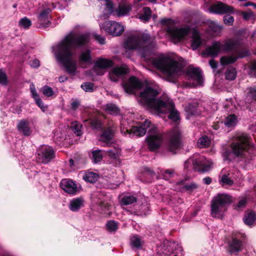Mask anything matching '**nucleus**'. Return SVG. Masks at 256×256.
Returning a JSON list of instances; mask_svg holds the SVG:
<instances>
[{
	"label": "nucleus",
	"instance_id": "f257e3e1",
	"mask_svg": "<svg viewBox=\"0 0 256 256\" xmlns=\"http://www.w3.org/2000/svg\"><path fill=\"white\" fill-rule=\"evenodd\" d=\"M88 40V34L76 35L70 32L60 42L53 47L56 57L63 64L69 74H76V62L72 58L74 50L86 44Z\"/></svg>",
	"mask_w": 256,
	"mask_h": 256
},
{
	"label": "nucleus",
	"instance_id": "f03ea898",
	"mask_svg": "<svg viewBox=\"0 0 256 256\" xmlns=\"http://www.w3.org/2000/svg\"><path fill=\"white\" fill-rule=\"evenodd\" d=\"M158 92L150 86L138 92V102L148 107L154 114H160L170 113L168 118L174 122L180 120L178 111L174 108L172 100L169 98L161 100L156 97Z\"/></svg>",
	"mask_w": 256,
	"mask_h": 256
},
{
	"label": "nucleus",
	"instance_id": "7ed1b4c3",
	"mask_svg": "<svg viewBox=\"0 0 256 256\" xmlns=\"http://www.w3.org/2000/svg\"><path fill=\"white\" fill-rule=\"evenodd\" d=\"M152 64L156 68L160 70L166 80L170 82H175L176 78L183 72L182 64L171 56H163L154 59Z\"/></svg>",
	"mask_w": 256,
	"mask_h": 256
},
{
	"label": "nucleus",
	"instance_id": "20e7f679",
	"mask_svg": "<svg viewBox=\"0 0 256 256\" xmlns=\"http://www.w3.org/2000/svg\"><path fill=\"white\" fill-rule=\"evenodd\" d=\"M155 38L148 34H132L129 36L124 44L126 52L128 50H138L142 57L146 58L155 44Z\"/></svg>",
	"mask_w": 256,
	"mask_h": 256
},
{
	"label": "nucleus",
	"instance_id": "39448f33",
	"mask_svg": "<svg viewBox=\"0 0 256 256\" xmlns=\"http://www.w3.org/2000/svg\"><path fill=\"white\" fill-rule=\"evenodd\" d=\"M150 128L148 132V136L146 139L148 144H159L162 142V135L157 130L156 128L151 124L150 121L146 120L140 126H133L130 129H126L121 127L122 133L126 134V132L130 135L142 136H144L146 132V129Z\"/></svg>",
	"mask_w": 256,
	"mask_h": 256
},
{
	"label": "nucleus",
	"instance_id": "423d86ee",
	"mask_svg": "<svg viewBox=\"0 0 256 256\" xmlns=\"http://www.w3.org/2000/svg\"><path fill=\"white\" fill-rule=\"evenodd\" d=\"M232 200V196L227 194L220 193L214 196L211 201V216L218 218H222Z\"/></svg>",
	"mask_w": 256,
	"mask_h": 256
},
{
	"label": "nucleus",
	"instance_id": "0eeeda50",
	"mask_svg": "<svg viewBox=\"0 0 256 256\" xmlns=\"http://www.w3.org/2000/svg\"><path fill=\"white\" fill-rule=\"evenodd\" d=\"M160 22L162 25L168 27L167 32L175 44L184 40L190 30V28L188 26L180 28L172 27L175 23L174 21L171 18H162Z\"/></svg>",
	"mask_w": 256,
	"mask_h": 256
},
{
	"label": "nucleus",
	"instance_id": "6e6552de",
	"mask_svg": "<svg viewBox=\"0 0 256 256\" xmlns=\"http://www.w3.org/2000/svg\"><path fill=\"white\" fill-rule=\"evenodd\" d=\"M222 152L225 161H232L240 158L248 157V150L252 145H226Z\"/></svg>",
	"mask_w": 256,
	"mask_h": 256
},
{
	"label": "nucleus",
	"instance_id": "1a4fd4ad",
	"mask_svg": "<svg viewBox=\"0 0 256 256\" xmlns=\"http://www.w3.org/2000/svg\"><path fill=\"white\" fill-rule=\"evenodd\" d=\"M212 162L204 156L195 154L188 158L184 162L185 169H193L196 171L205 172L210 171L212 167Z\"/></svg>",
	"mask_w": 256,
	"mask_h": 256
},
{
	"label": "nucleus",
	"instance_id": "9d476101",
	"mask_svg": "<svg viewBox=\"0 0 256 256\" xmlns=\"http://www.w3.org/2000/svg\"><path fill=\"white\" fill-rule=\"evenodd\" d=\"M238 44V40L234 39H228L223 42H214L211 46L206 48L203 54L215 57L222 52L234 50L236 48Z\"/></svg>",
	"mask_w": 256,
	"mask_h": 256
},
{
	"label": "nucleus",
	"instance_id": "9b49d317",
	"mask_svg": "<svg viewBox=\"0 0 256 256\" xmlns=\"http://www.w3.org/2000/svg\"><path fill=\"white\" fill-rule=\"evenodd\" d=\"M56 156V151L48 145H41L36 151L38 160L46 164L54 159Z\"/></svg>",
	"mask_w": 256,
	"mask_h": 256
},
{
	"label": "nucleus",
	"instance_id": "f8f14e48",
	"mask_svg": "<svg viewBox=\"0 0 256 256\" xmlns=\"http://www.w3.org/2000/svg\"><path fill=\"white\" fill-rule=\"evenodd\" d=\"M100 26L101 30H104L106 32L113 36H118L124 30V26L115 22H106L104 24H100Z\"/></svg>",
	"mask_w": 256,
	"mask_h": 256
},
{
	"label": "nucleus",
	"instance_id": "ddd939ff",
	"mask_svg": "<svg viewBox=\"0 0 256 256\" xmlns=\"http://www.w3.org/2000/svg\"><path fill=\"white\" fill-rule=\"evenodd\" d=\"M142 84L136 77H131L128 82L123 84L125 92L129 94H136L138 90L141 89Z\"/></svg>",
	"mask_w": 256,
	"mask_h": 256
},
{
	"label": "nucleus",
	"instance_id": "4468645a",
	"mask_svg": "<svg viewBox=\"0 0 256 256\" xmlns=\"http://www.w3.org/2000/svg\"><path fill=\"white\" fill-rule=\"evenodd\" d=\"M113 66V62L111 60L104 58L98 60L94 65V70L98 75H103L104 74V69Z\"/></svg>",
	"mask_w": 256,
	"mask_h": 256
},
{
	"label": "nucleus",
	"instance_id": "2eb2a0df",
	"mask_svg": "<svg viewBox=\"0 0 256 256\" xmlns=\"http://www.w3.org/2000/svg\"><path fill=\"white\" fill-rule=\"evenodd\" d=\"M187 75L190 80L196 81L194 86L202 84L203 80L202 72L198 68L190 67L187 70Z\"/></svg>",
	"mask_w": 256,
	"mask_h": 256
},
{
	"label": "nucleus",
	"instance_id": "dca6fc26",
	"mask_svg": "<svg viewBox=\"0 0 256 256\" xmlns=\"http://www.w3.org/2000/svg\"><path fill=\"white\" fill-rule=\"evenodd\" d=\"M234 144H253L252 138L246 133L238 132L232 138Z\"/></svg>",
	"mask_w": 256,
	"mask_h": 256
},
{
	"label": "nucleus",
	"instance_id": "f3484780",
	"mask_svg": "<svg viewBox=\"0 0 256 256\" xmlns=\"http://www.w3.org/2000/svg\"><path fill=\"white\" fill-rule=\"evenodd\" d=\"M128 72L126 66L113 68L109 74V78L112 82H117L120 78Z\"/></svg>",
	"mask_w": 256,
	"mask_h": 256
},
{
	"label": "nucleus",
	"instance_id": "a211bd4d",
	"mask_svg": "<svg viewBox=\"0 0 256 256\" xmlns=\"http://www.w3.org/2000/svg\"><path fill=\"white\" fill-rule=\"evenodd\" d=\"M60 187L66 192L70 194H74L78 190L76 184L70 180L64 179L60 182Z\"/></svg>",
	"mask_w": 256,
	"mask_h": 256
},
{
	"label": "nucleus",
	"instance_id": "6ab92c4d",
	"mask_svg": "<svg viewBox=\"0 0 256 256\" xmlns=\"http://www.w3.org/2000/svg\"><path fill=\"white\" fill-rule=\"evenodd\" d=\"M232 10L233 8L232 6L221 2H218L214 4L210 8L211 12L218 14L232 12Z\"/></svg>",
	"mask_w": 256,
	"mask_h": 256
},
{
	"label": "nucleus",
	"instance_id": "aec40b11",
	"mask_svg": "<svg viewBox=\"0 0 256 256\" xmlns=\"http://www.w3.org/2000/svg\"><path fill=\"white\" fill-rule=\"evenodd\" d=\"M166 150V153L168 154H176L178 153H186L189 150L188 145H164Z\"/></svg>",
	"mask_w": 256,
	"mask_h": 256
},
{
	"label": "nucleus",
	"instance_id": "412c9836",
	"mask_svg": "<svg viewBox=\"0 0 256 256\" xmlns=\"http://www.w3.org/2000/svg\"><path fill=\"white\" fill-rule=\"evenodd\" d=\"M114 136V130L111 128L104 130L102 134L98 136L100 142L104 143H112Z\"/></svg>",
	"mask_w": 256,
	"mask_h": 256
},
{
	"label": "nucleus",
	"instance_id": "4be33fe9",
	"mask_svg": "<svg viewBox=\"0 0 256 256\" xmlns=\"http://www.w3.org/2000/svg\"><path fill=\"white\" fill-rule=\"evenodd\" d=\"M105 156H108L115 162H120V156L121 155V148L117 147L113 148L107 150H104Z\"/></svg>",
	"mask_w": 256,
	"mask_h": 256
},
{
	"label": "nucleus",
	"instance_id": "5701e85b",
	"mask_svg": "<svg viewBox=\"0 0 256 256\" xmlns=\"http://www.w3.org/2000/svg\"><path fill=\"white\" fill-rule=\"evenodd\" d=\"M249 54L247 50L240 52L238 57L233 55L230 56H224L220 58V63L222 65H227L234 62L238 58H244Z\"/></svg>",
	"mask_w": 256,
	"mask_h": 256
},
{
	"label": "nucleus",
	"instance_id": "b1692460",
	"mask_svg": "<svg viewBox=\"0 0 256 256\" xmlns=\"http://www.w3.org/2000/svg\"><path fill=\"white\" fill-rule=\"evenodd\" d=\"M51 10L49 8L44 9L38 16V20L40 22V26L46 28L48 26L49 21L48 20V15Z\"/></svg>",
	"mask_w": 256,
	"mask_h": 256
},
{
	"label": "nucleus",
	"instance_id": "393cba45",
	"mask_svg": "<svg viewBox=\"0 0 256 256\" xmlns=\"http://www.w3.org/2000/svg\"><path fill=\"white\" fill-rule=\"evenodd\" d=\"M17 128L19 132L26 136H28L31 134L32 132L29 126V122L26 120H22L19 122Z\"/></svg>",
	"mask_w": 256,
	"mask_h": 256
},
{
	"label": "nucleus",
	"instance_id": "a878e982",
	"mask_svg": "<svg viewBox=\"0 0 256 256\" xmlns=\"http://www.w3.org/2000/svg\"><path fill=\"white\" fill-rule=\"evenodd\" d=\"M131 10L132 6L130 4L120 5L115 10L114 16H124L128 14Z\"/></svg>",
	"mask_w": 256,
	"mask_h": 256
},
{
	"label": "nucleus",
	"instance_id": "bb28decb",
	"mask_svg": "<svg viewBox=\"0 0 256 256\" xmlns=\"http://www.w3.org/2000/svg\"><path fill=\"white\" fill-rule=\"evenodd\" d=\"M103 12L105 16H108L110 15L114 16L116 9L114 8V4L112 0H104V4H103Z\"/></svg>",
	"mask_w": 256,
	"mask_h": 256
},
{
	"label": "nucleus",
	"instance_id": "cd10ccee",
	"mask_svg": "<svg viewBox=\"0 0 256 256\" xmlns=\"http://www.w3.org/2000/svg\"><path fill=\"white\" fill-rule=\"evenodd\" d=\"M238 238H232V241L229 243V250L232 253L238 252L242 249V242L238 239Z\"/></svg>",
	"mask_w": 256,
	"mask_h": 256
},
{
	"label": "nucleus",
	"instance_id": "c85d7f7f",
	"mask_svg": "<svg viewBox=\"0 0 256 256\" xmlns=\"http://www.w3.org/2000/svg\"><path fill=\"white\" fill-rule=\"evenodd\" d=\"M84 205V200L81 198H78L72 200L70 203V209L73 212L78 211Z\"/></svg>",
	"mask_w": 256,
	"mask_h": 256
},
{
	"label": "nucleus",
	"instance_id": "c756f323",
	"mask_svg": "<svg viewBox=\"0 0 256 256\" xmlns=\"http://www.w3.org/2000/svg\"><path fill=\"white\" fill-rule=\"evenodd\" d=\"M202 44L199 32L196 30L193 32L191 46L193 50H196Z\"/></svg>",
	"mask_w": 256,
	"mask_h": 256
},
{
	"label": "nucleus",
	"instance_id": "7c9ffc66",
	"mask_svg": "<svg viewBox=\"0 0 256 256\" xmlns=\"http://www.w3.org/2000/svg\"><path fill=\"white\" fill-rule=\"evenodd\" d=\"M238 123V118L235 114H230L227 116L224 121V125L228 128H232Z\"/></svg>",
	"mask_w": 256,
	"mask_h": 256
},
{
	"label": "nucleus",
	"instance_id": "2f4dec72",
	"mask_svg": "<svg viewBox=\"0 0 256 256\" xmlns=\"http://www.w3.org/2000/svg\"><path fill=\"white\" fill-rule=\"evenodd\" d=\"M98 178V174L92 172H86L83 176V179L90 183L95 182Z\"/></svg>",
	"mask_w": 256,
	"mask_h": 256
},
{
	"label": "nucleus",
	"instance_id": "473e14b6",
	"mask_svg": "<svg viewBox=\"0 0 256 256\" xmlns=\"http://www.w3.org/2000/svg\"><path fill=\"white\" fill-rule=\"evenodd\" d=\"M152 16V10L148 7H144L142 8V13L140 14L138 18L143 22H148Z\"/></svg>",
	"mask_w": 256,
	"mask_h": 256
},
{
	"label": "nucleus",
	"instance_id": "72a5a7b5",
	"mask_svg": "<svg viewBox=\"0 0 256 256\" xmlns=\"http://www.w3.org/2000/svg\"><path fill=\"white\" fill-rule=\"evenodd\" d=\"M104 156V150H98L92 152V161L95 164L100 162Z\"/></svg>",
	"mask_w": 256,
	"mask_h": 256
},
{
	"label": "nucleus",
	"instance_id": "f704fd0d",
	"mask_svg": "<svg viewBox=\"0 0 256 256\" xmlns=\"http://www.w3.org/2000/svg\"><path fill=\"white\" fill-rule=\"evenodd\" d=\"M256 220V213L254 212L248 213L245 216L244 218V223L248 226L252 225Z\"/></svg>",
	"mask_w": 256,
	"mask_h": 256
},
{
	"label": "nucleus",
	"instance_id": "c9c22d12",
	"mask_svg": "<svg viewBox=\"0 0 256 256\" xmlns=\"http://www.w3.org/2000/svg\"><path fill=\"white\" fill-rule=\"evenodd\" d=\"M82 124L76 121L72 123L71 128L77 136H80L82 134Z\"/></svg>",
	"mask_w": 256,
	"mask_h": 256
},
{
	"label": "nucleus",
	"instance_id": "e433bc0d",
	"mask_svg": "<svg viewBox=\"0 0 256 256\" xmlns=\"http://www.w3.org/2000/svg\"><path fill=\"white\" fill-rule=\"evenodd\" d=\"M104 110L110 114H117L119 113V108L114 104H108L104 106Z\"/></svg>",
	"mask_w": 256,
	"mask_h": 256
},
{
	"label": "nucleus",
	"instance_id": "4c0bfd02",
	"mask_svg": "<svg viewBox=\"0 0 256 256\" xmlns=\"http://www.w3.org/2000/svg\"><path fill=\"white\" fill-rule=\"evenodd\" d=\"M130 244L132 248H140L142 246L141 240L138 235H134L130 238Z\"/></svg>",
	"mask_w": 256,
	"mask_h": 256
},
{
	"label": "nucleus",
	"instance_id": "58836bf2",
	"mask_svg": "<svg viewBox=\"0 0 256 256\" xmlns=\"http://www.w3.org/2000/svg\"><path fill=\"white\" fill-rule=\"evenodd\" d=\"M136 198L132 195H127L124 196L121 200L120 204L123 206H128L136 202Z\"/></svg>",
	"mask_w": 256,
	"mask_h": 256
},
{
	"label": "nucleus",
	"instance_id": "ea45409f",
	"mask_svg": "<svg viewBox=\"0 0 256 256\" xmlns=\"http://www.w3.org/2000/svg\"><path fill=\"white\" fill-rule=\"evenodd\" d=\"M222 27L214 22H212L209 26V31L214 36L218 35L222 30Z\"/></svg>",
	"mask_w": 256,
	"mask_h": 256
},
{
	"label": "nucleus",
	"instance_id": "a19ab883",
	"mask_svg": "<svg viewBox=\"0 0 256 256\" xmlns=\"http://www.w3.org/2000/svg\"><path fill=\"white\" fill-rule=\"evenodd\" d=\"M142 173L144 176H148L150 177L149 180L147 181L148 182H150L152 181V178L155 176L154 171L147 167L142 168Z\"/></svg>",
	"mask_w": 256,
	"mask_h": 256
},
{
	"label": "nucleus",
	"instance_id": "79ce46f5",
	"mask_svg": "<svg viewBox=\"0 0 256 256\" xmlns=\"http://www.w3.org/2000/svg\"><path fill=\"white\" fill-rule=\"evenodd\" d=\"M236 70L234 68H229L226 72V78L228 80H232L235 79L236 77Z\"/></svg>",
	"mask_w": 256,
	"mask_h": 256
},
{
	"label": "nucleus",
	"instance_id": "37998d69",
	"mask_svg": "<svg viewBox=\"0 0 256 256\" xmlns=\"http://www.w3.org/2000/svg\"><path fill=\"white\" fill-rule=\"evenodd\" d=\"M18 24L20 26L28 29L31 26L32 22L30 19L25 16L20 20Z\"/></svg>",
	"mask_w": 256,
	"mask_h": 256
},
{
	"label": "nucleus",
	"instance_id": "c03bdc74",
	"mask_svg": "<svg viewBox=\"0 0 256 256\" xmlns=\"http://www.w3.org/2000/svg\"><path fill=\"white\" fill-rule=\"evenodd\" d=\"M220 182L221 183L222 186H230L234 183L233 180L226 174H224L221 176L220 179Z\"/></svg>",
	"mask_w": 256,
	"mask_h": 256
},
{
	"label": "nucleus",
	"instance_id": "a18cd8bd",
	"mask_svg": "<svg viewBox=\"0 0 256 256\" xmlns=\"http://www.w3.org/2000/svg\"><path fill=\"white\" fill-rule=\"evenodd\" d=\"M90 58V51L88 50L82 52L80 56V60L84 62H89Z\"/></svg>",
	"mask_w": 256,
	"mask_h": 256
},
{
	"label": "nucleus",
	"instance_id": "49530a36",
	"mask_svg": "<svg viewBox=\"0 0 256 256\" xmlns=\"http://www.w3.org/2000/svg\"><path fill=\"white\" fill-rule=\"evenodd\" d=\"M41 92L46 96L50 97L54 94L52 88L48 86H44L41 88Z\"/></svg>",
	"mask_w": 256,
	"mask_h": 256
},
{
	"label": "nucleus",
	"instance_id": "de8ad7c7",
	"mask_svg": "<svg viewBox=\"0 0 256 256\" xmlns=\"http://www.w3.org/2000/svg\"><path fill=\"white\" fill-rule=\"evenodd\" d=\"M106 226L108 230L110 232H115L118 228V224L114 220L108 221Z\"/></svg>",
	"mask_w": 256,
	"mask_h": 256
},
{
	"label": "nucleus",
	"instance_id": "09e8293b",
	"mask_svg": "<svg viewBox=\"0 0 256 256\" xmlns=\"http://www.w3.org/2000/svg\"><path fill=\"white\" fill-rule=\"evenodd\" d=\"M180 132L176 130L174 133L172 134V144H178L180 142Z\"/></svg>",
	"mask_w": 256,
	"mask_h": 256
},
{
	"label": "nucleus",
	"instance_id": "8fccbe9b",
	"mask_svg": "<svg viewBox=\"0 0 256 256\" xmlns=\"http://www.w3.org/2000/svg\"><path fill=\"white\" fill-rule=\"evenodd\" d=\"M247 98L249 100H256V89L252 88H247Z\"/></svg>",
	"mask_w": 256,
	"mask_h": 256
},
{
	"label": "nucleus",
	"instance_id": "3c124183",
	"mask_svg": "<svg viewBox=\"0 0 256 256\" xmlns=\"http://www.w3.org/2000/svg\"><path fill=\"white\" fill-rule=\"evenodd\" d=\"M174 174V170L168 169L164 170L162 174V176L164 179L168 180L170 178L172 177Z\"/></svg>",
	"mask_w": 256,
	"mask_h": 256
},
{
	"label": "nucleus",
	"instance_id": "603ef678",
	"mask_svg": "<svg viewBox=\"0 0 256 256\" xmlns=\"http://www.w3.org/2000/svg\"><path fill=\"white\" fill-rule=\"evenodd\" d=\"M94 84L91 82H84L81 85V88L86 92L93 91Z\"/></svg>",
	"mask_w": 256,
	"mask_h": 256
},
{
	"label": "nucleus",
	"instance_id": "864d4df0",
	"mask_svg": "<svg viewBox=\"0 0 256 256\" xmlns=\"http://www.w3.org/2000/svg\"><path fill=\"white\" fill-rule=\"evenodd\" d=\"M8 84V78L5 72L0 70V84L6 85Z\"/></svg>",
	"mask_w": 256,
	"mask_h": 256
},
{
	"label": "nucleus",
	"instance_id": "5fc2aeb1",
	"mask_svg": "<svg viewBox=\"0 0 256 256\" xmlns=\"http://www.w3.org/2000/svg\"><path fill=\"white\" fill-rule=\"evenodd\" d=\"M256 72V60L254 61L252 63V64L250 67L249 74L251 76H255Z\"/></svg>",
	"mask_w": 256,
	"mask_h": 256
},
{
	"label": "nucleus",
	"instance_id": "6e6d98bb",
	"mask_svg": "<svg viewBox=\"0 0 256 256\" xmlns=\"http://www.w3.org/2000/svg\"><path fill=\"white\" fill-rule=\"evenodd\" d=\"M224 21L226 24L231 25L232 24L234 19L230 15H226L224 17Z\"/></svg>",
	"mask_w": 256,
	"mask_h": 256
},
{
	"label": "nucleus",
	"instance_id": "4d7b16f0",
	"mask_svg": "<svg viewBox=\"0 0 256 256\" xmlns=\"http://www.w3.org/2000/svg\"><path fill=\"white\" fill-rule=\"evenodd\" d=\"M246 202V199L242 198L236 204L235 208L237 210H240L245 206Z\"/></svg>",
	"mask_w": 256,
	"mask_h": 256
},
{
	"label": "nucleus",
	"instance_id": "13d9d810",
	"mask_svg": "<svg viewBox=\"0 0 256 256\" xmlns=\"http://www.w3.org/2000/svg\"><path fill=\"white\" fill-rule=\"evenodd\" d=\"M35 102L37 105L43 110L46 108V106H44L42 100L39 98V96L38 98H34Z\"/></svg>",
	"mask_w": 256,
	"mask_h": 256
},
{
	"label": "nucleus",
	"instance_id": "bf43d9fd",
	"mask_svg": "<svg viewBox=\"0 0 256 256\" xmlns=\"http://www.w3.org/2000/svg\"><path fill=\"white\" fill-rule=\"evenodd\" d=\"M210 143V142L208 137L204 136L198 139L197 144H209Z\"/></svg>",
	"mask_w": 256,
	"mask_h": 256
},
{
	"label": "nucleus",
	"instance_id": "052dcab7",
	"mask_svg": "<svg viewBox=\"0 0 256 256\" xmlns=\"http://www.w3.org/2000/svg\"><path fill=\"white\" fill-rule=\"evenodd\" d=\"M92 127L96 129L99 128L100 126V123L99 120H93L90 122Z\"/></svg>",
	"mask_w": 256,
	"mask_h": 256
},
{
	"label": "nucleus",
	"instance_id": "680f3d73",
	"mask_svg": "<svg viewBox=\"0 0 256 256\" xmlns=\"http://www.w3.org/2000/svg\"><path fill=\"white\" fill-rule=\"evenodd\" d=\"M184 187L186 190L191 191L194 189H196L197 188V186L195 184L191 183L185 185Z\"/></svg>",
	"mask_w": 256,
	"mask_h": 256
},
{
	"label": "nucleus",
	"instance_id": "e2e57ef3",
	"mask_svg": "<svg viewBox=\"0 0 256 256\" xmlns=\"http://www.w3.org/2000/svg\"><path fill=\"white\" fill-rule=\"evenodd\" d=\"M162 145H148V148L150 151L156 152Z\"/></svg>",
	"mask_w": 256,
	"mask_h": 256
},
{
	"label": "nucleus",
	"instance_id": "0e129e2a",
	"mask_svg": "<svg viewBox=\"0 0 256 256\" xmlns=\"http://www.w3.org/2000/svg\"><path fill=\"white\" fill-rule=\"evenodd\" d=\"M243 18L245 20H249L254 15L252 12H246L242 13Z\"/></svg>",
	"mask_w": 256,
	"mask_h": 256
},
{
	"label": "nucleus",
	"instance_id": "69168bd1",
	"mask_svg": "<svg viewBox=\"0 0 256 256\" xmlns=\"http://www.w3.org/2000/svg\"><path fill=\"white\" fill-rule=\"evenodd\" d=\"M94 37H95L96 39L101 44H105V38L104 36H102L98 34H95Z\"/></svg>",
	"mask_w": 256,
	"mask_h": 256
},
{
	"label": "nucleus",
	"instance_id": "338daca9",
	"mask_svg": "<svg viewBox=\"0 0 256 256\" xmlns=\"http://www.w3.org/2000/svg\"><path fill=\"white\" fill-rule=\"evenodd\" d=\"M71 105H72V109L74 110H76L80 106V102L79 100H74L72 102Z\"/></svg>",
	"mask_w": 256,
	"mask_h": 256
},
{
	"label": "nucleus",
	"instance_id": "774afa93",
	"mask_svg": "<svg viewBox=\"0 0 256 256\" xmlns=\"http://www.w3.org/2000/svg\"><path fill=\"white\" fill-rule=\"evenodd\" d=\"M40 61L37 59H34L32 60L30 62V66L34 68H38L40 66Z\"/></svg>",
	"mask_w": 256,
	"mask_h": 256
}]
</instances>
